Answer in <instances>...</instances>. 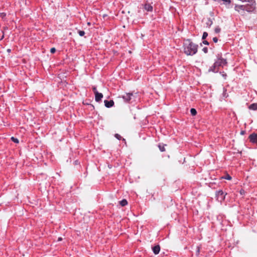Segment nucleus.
Returning <instances> with one entry per match:
<instances>
[{
  "instance_id": "nucleus-1",
  "label": "nucleus",
  "mask_w": 257,
  "mask_h": 257,
  "mask_svg": "<svg viewBox=\"0 0 257 257\" xmlns=\"http://www.w3.org/2000/svg\"><path fill=\"white\" fill-rule=\"evenodd\" d=\"M183 47L184 53L187 55H193L197 52L198 45L190 40H187L184 42Z\"/></svg>"
},
{
  "instance_id": "nucleus-2",
  "label": "nucleus",
  "mask_w": 257,
  "mask_h": 257,
  "mask_svg": "<svg viewBox=\"0 0 257 257\" xmlns=\"http://www.w3.org/2000/svg\"><path fill=\"white\" fill-rule=\"evenodd\" d=\"M227 64L226 60L223 58H219L214 63L212 67L211 68V70L214 72H217L218 71V67L220 66L223 67Z\"/></svg>"
},
{
  "instance_id": "nucleus-3",
  "label": "nucleus",
  "mask_w": 257,
  "mask_h": 257,
  "mask_svg": "<svg viewBox=\"0 0 257 257\" xmlns=\"http://www.w3.org/2000/svg\"><path fill=\"white\" fill-rule=\"evenodd\" d=\"M227 194V193H225V194H224V192L222 190H220L216 192V196L217 197V199L220 201H222L224 200L225 195Z\"/></svg>"
},
{
  "instance_id": "nucleus-4",
  "label": "nucleus",
  "mask_w": 257,
  "mask_h": 257,
  "mask_svg": "<svg viewBox=\"0 0 257 257\" xmlns=\"http://www.w3.org/2000/svg\"><path fill=\"white\" fill-rule=\"evenodd\" d=\"M134 95L133 93H125L122 96V98L124 99V100L126 102H130L131 100L133 99V97H134Z\"/></svg>"
},
{
  "instance_id": "nucleus-5",
  "label": "nucleus",
  "mask_w": 257,
  "mask_h": 257,
  "mask_svg": "<svg viewBox=\"0 0 257 257\" xmlns=\"http://www.w3.org/2000/svg\"><path fill=\"white\" fill-rule=\"evenodd\" d=\"M249 140L253 143H257V135L255 134H252L249 136Z\"/></svg>"
},
{
  "instance_id": "nucleus-6",
  "label": "nucleus",
  "mask_w": 257,
  "mask_h": 257,
  "mask_svg": "<svg viewBox=\"0 0 257 257\" xmlns=\"http://www.w3.org/2000/svg\"><path fill=\"white\" fill-rule=\"evenodd\" d=\"M104 103L105 106L107 108L112 107L114 105V102L112 100H110L109 101L105 100H104Z\"/></svg>"
},
{
  "instance_id": "nucleus-7",
  "label": "nucleus",
  "mask_w": 257,
  "mask_h": 257,
  "mask_svg": "<svg viewBox=\"0 0 257 257\" xmlns=\"http://www.w3.org/2000/svg\"><path fill=\"white\" fill-rule=\"evenodd\" d=\"M103 97V94L101 93L96 92L95 94V100L97 102L100 101Z\"/></svg>"
},
{
  "instance_id": "nucleus-8",
  "label": "nucleus",
  "mask_w": 257,
  "mask_h": 257,
  "mask_svg": "<svg viewBox=\"0 0 257 257\" xmlns=\"http://www.w3.org/2000/svg\"><path fill=\"white\" fill-rule=\"evenodd\" d=\"M153 251L154 254H158L160 251V246L159 245H156L153 247Z\"/></svg>"
},
{
  "instance_id": "nucleus-9",
  "label": "nucleus",
  "mask_w": 257,
  "mask_h": 257,
  "mask_svg": "<svg viewBox=\"0 0 257 257\" xmlns=\"http://www.w3.org/2000/svg\"><path fill=\"white\" fill-rule=\"evenodd\" d=\"M235 10L237 11H239V10H246L247 11H249V10H248L246 7V6H236L235 7Z\"/></svg>"
},
{
  "instance_id": "nucleus-10",
  "label": "nucleus",
  "mask_w": 257,
  "mask_h": 257,
  "mask_svg": "<svg viewBox=\"0 0 257 257\" xmlns=\"http://www.w3.org/2000/svg\"><path fill=\"white\" fill-rule=\"evenodd\" d=\"M144 9L148 12H151L153 11V7L150 4L145 5Z\"/></svg>"
},
{
  "instance_id": "nucleus-11",
  "label": "nucleus",
  "mask_w": 257,
  "mask_h": 257,
  "mask_svg": "<svg viewBox=\"0 0 257 257\" xmlns=\"http://www.w3.org/2000/svg\"><path fill=\"white\" fill-rule=\"evenodd\" d=\"M167 145L166 144H159L158 145V147L160 150V151L161 152H165L166 151L165 150V147Z\"/></svg>"
},
{
  "instance_id": "nucleus-12",
  "label": "nucleus",
  "mask_w": 257,
  "mask_h": 257,
  "mask_svg": "<svg viewBox=\"0 0 257 257\" xmlns=\"http://www.w3.org/2000/svg\"><path fill=\"white\" fill-rule=\"evenodd\" d=\"M249 109L254 110H257V103H253L249 106Z\"/></svg>"
},
{
  "instance_id": "nucleus-13",
  "label": "nucleus",
  "mask_w": 257,
  "mask_h": 257,
  "mask_svg": "<svg viewBox=\"0 0 257 257\" xmlns=\"http://www.w3.org/2000/svg\"><path fill=\"white\" fill-rule=\"evenodd\" d=\"M119 204L121 205V206H124L127 204V201L126 199H123L119 202Z\"/></svg>"
},
{
  "instance_id": "nucleus-14",
  "label": "nucleus",
  "mask_w": 257,
  "mask_h": 257,
  "mask_svg": "<svg viewBox=\"0 0 257 257\" xmlns=\"http://www.w3.org/2000/svg\"><path fill=\"white\" fill-rule=\"evenodd\" d=\"M190 112L193 116H195L197 114V111L195 108H191L190 110Z\"/></svg>"
},
{
  "instance_id": "nucleus-15",
  "label": "nucleus",
  "mask_w": 257,
  "mask_h": 257,
  "mask_svg": "<svg viewBox=\"0 0 257 257\" xmlns=\"http://www.w3.org/2000/svg\"><path fill=\"white\" fill-rule=\"evenodd\" d=\"M222 178H224L225 179H227L228 180H231V177L228 174H226L224 177H222Z\"/></svg>"
},
{
  "instance_id": "nucleus-16",
  "label": "nucleus",
  "mask_w": 257,
  "mask_h": 257,
  "mask_svg": "<svg viewBox=\"0 0 257 257\" xmlns=\"http://www.w3.org/2000/svg\"><path fill=\"white\" fill-rule=\"evenodd\" d=\"M207 36H208V33L207 32H204L203 34V36H202V39L203 40H205L206 38V37H207Z\"/></svg>"
},
{
  "instance_id": "nucleus-17",
  "label": "nucleus",
  "mask_w": 257,
  "mask_h": 257,
  "mask_svg": "<svg viewBox=\"0 0 257 257\" xmlns=\"http://www.w3.org/2000/svg\"><path fill=\"white\" fill-rule=\"evenodd\" d=\"M11 140H12L14 142H15V143H19V140H18V139H17V138H14V137H13L11 138Z\"/></svg>"
},
{
  "instance_id": "nucleus-18",
  "label": "nucleus",
  "mask_w": 257,
  "mask_h": 257,
  "mask_svg": "<svg viewBox=\"0 0 257 257\" xmlns=\"http://www.w3.org/2000/svg\"><path fill=\"white\" fill-rule=\"evenodd\" d=\"M78 34L80 36H83L85 34V32L83 31H79Z\"/></svg>"
},
{
  "instance_id": "nucleus-19",
  "label": "nucleus",
  "mask_w": 257,
  "mask_h": 257,
  "mask_svg": "<svg viewBox=\"0 0 257 257\" xmlns=\"http://www.w3.org/2000/svg\"><path fill=\"white\" fill-rule=\"evenodd\" d=\"M0 16L2 17V19H4L6 16V14L5 13H2L0 14Z\"/></svg>"
},
{
  "instance_id": "nucleus-20",
  "label": "nucleus",
  "mask_w": 257,
  "mask_h": 257,
  "mask_svg": "<svg viewBox=\"0 0 257 257\" xmlns=\"http://www.w3.org/2000/svg\"><path fill=\"white\" fill-rule=\"evenodd\" d=\"M92 90H93L94 94L96 93V92H98V91L97 90L96 87L95 86H93L92 87Z\"/></svg>"
},
{
  "instance_id": "nucleus-21",
  "label": "nucleus",
  "mask_w": 257,
  "mask_h": 257,
  "mask_svg": "<svg viewBox=\"0 0 257 257\" xmlns=\"http://www.w3.org/2000/svg\"><path fill=\"white\" fill-rule=\"evenodd\" d=\"M115 138H116V139H117L118 140H120V139H121V137L119 135H118V134H115Z\"/></svg>"
},
{
  "instance_id": "nucleus-22",
  "label": "nucleus",
  "mask_w": 257,
  "mask_h": 257,
  "mask_svg": "<svg viewBox=\"0 0 257 257\" xmlns=\"http://www.w3.org/2000/svg\"><path fill=\"white\" fill-rule=\"evenodd\" d=\"M220 29L219 27H217V28H215V32L216 33H218L220 32Z\"/></svg>"
},
{
  "instance_id": "nucleus-23",
  "label": "nucleus",
  "mask_w": 257,
  "mask_h": 257,
  "mask_svg": "<svg viewBox=\"0 0 257 257\" xmlns=\"http://www.w3.org/2000/svg\"><path fill=\"white\" fill-rule=\"evenodd\" d=\"M50 52L52 53H54L56 52V49L55 48H52L50 49Z\"/></svg>"
},
{
  "instance_id": "nucleus-24",
  "label": "nucleus",
  "mask_w": 257,
  "mask_h": 257,
  "mask_svg": "<svg viewBox=\"0 0 257 257\" xmlns=\"http://www.w3.org/2000/svg\"><path fill=\"white\" fill-rule=\"evenodd\" d=\"M202 50L203 51V52L205 53H207L208 52V49L207 47H204L203 48Z\"/></svg>"
},
{
  "instance_id": "nucleus-25",
  "label": "nucleus",
  "mask_w": 257,
  "mask_h": 257,
  "mask_svg": "<svg viewBox=\"0 0 257 257\" xmlns=\"http://www.w3.org/2000/svg\"><path fill=\"white\" fill-rule=\"evenodd\" d=\"M213 41L214 42V43H217V41H218V39L216 38V37H214L213 38Z\"/></svg>"
},
{
  "instance_id": "nucleus-26",
  "label": "nucleus",
  "mask_w": 257,
  "mask_h": 257,
  "mask_svg": "<svg viewBox=\"0 0 257 257\" xmlns=\"http://www.w3.org/2000/svg\"><path fill=\"white\" fill-rule=\"evenodd\" d=\"M208 23H207V24L210 26V25H212V22L210 20H208Z\"/></svg>"
},
{
  "instance_id": "nucleus-27",
  "label": "nucleus",
  "mask_w": 257,
  "mask_h": 257,
  "mask_svg": "<svg viewBox=\"0 0 257 257\" xmlns=\"http://www.w3.org/2000/svg\"><path fill=\"white\" fill-rule=\"evenodd\" d=\"M203 43L204 44H205V45H209V43H208V42L207 41H206V40H204V41H203Z\"/></svg>"
},
{
  "instance_id": "nucleus-28",
  "label": "nucleus",
  "mask_w": 257,
  "mask_h": 257,
  "mask_svg": "<svg viewBox=\"0 0 257 257\" xmlns=\"http://www.w3.org/2000/svg\"><path fill=\"white\" fill-rule=\"evenodd\" d=\"M244 193H245V191H244V190L243 189H241V190H240V193L241 195L244 194Z\"/></svg>"
},
{
  "instance_id": "nucleus-29",
  "label": "nucleus",
  "mask_w": 257,
  "mask_h": 257,
  "mask_svg": "<svg viewBox=\"0 0 257 257\" xmlns=\"http://www.w3.org/2000/svg\"><path fill=\"white\" fill-rule=\"evenodd\" d=\"M62 240V238L61 237H59L58 239V241H61Z\"/></svg>"
},
{
  "instance_id": "nucleus-30",
  "label": "nucleus",
  "mask_w": 257,
  "mask_h": 257,
  "mask_svg": "<svg viewBox=\"0 0 257 257\" xmlns=\"http://www.w3.org/2000/svg\"><path fill=\"white\" fill-rule=\"evenodd\" d=\"M8 52H10V51H11V50H10V49H8Z\"/></svg>"
},
{
  "instance_id": "nucleus-31",
  "label": "nucleus",
  "mask_w": 257,
  "mask_h": 257,
  "mask_svg": "<svg viewBox=\"0 0 257 257\" xmlns=\"http://www.w3.org/2000/svg\"><path fill=\"white\" fill-rule=\"evenodd\" d=\"M241 134H243L244 133H243V132H241Z\"/></svg>"
}]
</instances>
